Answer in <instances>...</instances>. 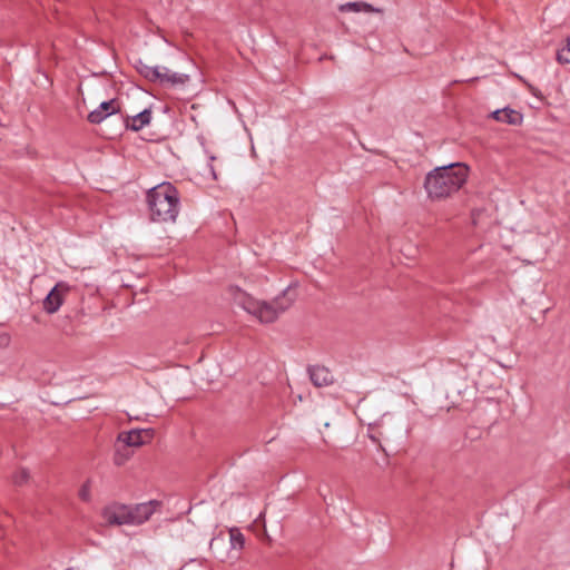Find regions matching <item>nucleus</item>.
<instances>
[{
    "label": "nucleus",
    "instance_id": "obj_1",
    "mask_svg": "<svg viewBox=\"0 0 570 570\" xmlns=\"http://www.w3.org/2000/svg\"><path fill=\"white\" fill-rule=\"evenodd\" d=\"M228 292L235 305L263 324L274 323L296 299L295 289L291 286L284 288L272 302L259 301L238 286H230Z\"/></svg>",
    "mask_w": 570,
    "mask_h": 570
},
{
    "label": "nucleus",
    "instance_id": "obj_2",
    "mask_svg": "<svg viewBox=\"0 0 570 570\" xmlns=\"http://www.w3.org/2000/svg\"><path fill=\"white\" fill-rule=\"evenodd\" d=\"M468 167L461 163L440 166L431 170L424 181V188L431 199H442L456 193L466 181Z\"/></svg>",
    "mask_w": 570,
    "mask_h": 570
},
{
    "label": "nucleus",
    "instance_id": "obj_3",
    "mask_svg": "<svg viewBox=\"0 0 570 570\" xmlns=\"http://www.w3.org/2000/svg\"><path fill=\"white\" fill-rule=\"evenodd\" d=\"M150 218L154 222H175L180 206L179 193L170 183L151 187L147 194Z\"/></svg>",
    "mask_w": 570,
    "mask_h": 570
},
{
    "label": "nucleus",
    "instance_id": "obj_4",
    "mask_svg": "<svg viewBox=\"0 0 570 570\" xmlns=\"http://www.w3.org/2000/svg\"><path fill=\"white\" fill-rule=\"evenodd\" d=\"M102 517L109 524H130L129 505L120 503L110 504L104 509Z\"/></svg>",
    "mask_w": 570,
    "mask_h": 570
},
{
    "label": "nucleus",
    "instance_id": "obj_5",
    "mask_svg": "<svg viewBox=\"0 0 570 570\" xmlns=\"http://www.w3.org/2000/svg\"><path fill=\"white\" fill-rule=\"evenodd\" d=\"M158 505L159 502L155 500L136 505H129L130 524L138 525L146 522L154 514L155 509Z\"/></svg>",
    "mask_w": 570,
    "mask_h": 570
},
{
    "label": "nucleus",
    "instance_id": "obj_6",
    "mask_svg": "<svg viewBox=\"0 0 570 570\" xmlns=\"http://www.w3.org/2000/svg\"><path fill=\"white\" fill-rule=\"evenodd\" d=\"M119 104L116 99L102 101L96 109L89 112L87 119L90 124L98 125L107 117L119 112Z\"/></svg>",
    "mask_w": 570,
    "mask_h": 570
},
{
    "label": "nucleus",
    "instance_id": "obj_7",
    "mask_svg": "<svg viewBox=\"0 0 570 570\" xmlns=\"http://www.w3.org/2000/svg\"><path fill=\"white\" fill-rule=\"evenodd\" d=\"M307 373L309 375V380L316 387L328 386L334 383L333 374L325 366H321V365L308 366Z\"/></svg>",
    "mask_w": 570,
    "mask_h": 570
},
{
    "label": "nucleus",
    "instance_id": "obj_8",
    "mask_svg": "<svg viewBox=\"0 0 570 570\" xmlns=\"http://www.w3.org/2000/svg\"><path fill=\"white\" fill-rule=\"evenodd\" d=\"M147 430H130L128 432H121L117 442L122 445V448H137L145 443L144 435H147Z\"/></svg>",
    "mask_w": 570,
    "mask_h": 570
},
{
    "label": "nucleus",
    "instance_id": "obj_9",
    "mask_svg": "<svg viewBox=\"0 0 570 570\" xmlns=\"http://www.w3.org/2000/svg\"><path fill=\"white\" fill-rule=\"evenodd\" d=\"M151 121V109L146 108L142 111L138 112L135 116H128L125 119V127L126 129L132 130V131H139L146 126H148Z\"/></svg>",
    "mask_w": 570,
    "mask_h": 570
},
{
    "label": "nucleus",
    "instance_id": "obj_10",
    "mask_svg": "<svg viewBox=\"0 0 570 570\" xmlns=\"http://www.w3.org/2000/svg\"><path fill=\"white\" fill-rule=\"evenodd\" d=\"M491 116L501 122L509 124V125H519L522 122V115L509 107H505L503 109L494 110Z\"/></svg>",
    "mask_w": 570,
    "mask_h": 570
},
{
    "label": "nucleus",
    "instance_id": "obj_11",
    "mask_svg": "<svg viewBox=\"0 0 570 570\" xmlns=\"http://www.w3.org/2000/svg\"><path fill=\"white\" fill-rule=\"evenodd\" d=\"M341 12H365V13H382L383 10L374 8L372 4L364 1L345 2L338 7Z\"/></svg>",
    "mask_w": 570,
    "mask_h": 570
},
{
    "label": "nucleus",
    "instance_id": "obj_12",
    "mask_svg": "<svg viewBox=\"0 0 570 570\" xmlns=\"http://www.w3.org/2000/svg\"><path fill=\"white\" fill-rule=\"evenodd\" d=\"M62 295L58 291V286H55L43 299V309L49 313H56L62 305Z\"/></svg>",
    "mask_w": 570,
    "mask_h": 570
},
{
    "label": "nucleus",
    "instance_id": "obj_13",
    "mask_svg": "<svg viewBox=\"0 0 570 570\" xmlns=\"http://www.w3.org/2000/svg\"><path fill=\"white\" fill-rule=\"evenodd\" d=\"M136 68L139 71V73L149 81H156V79L159 77L158 66L150 67L148 65L142 63L141 61H138Z\"/></svg>",
    "mask_w": 570,
    "mask_h": 570
},
{
    "label": "nucleus",
    "instance_id": "obj_14",
    "mask_svg": "<svg viewBox=\"0 0 570 570\" xmlns=\"http://www.w3.org/2000/svg\"><path fill=\"white\" fill-rule=\"evenodd\" d=\"M229 541L232 549H243L245 546V537L238 528L229 529Z\"/></svg>",
    "mask_w": 570,
    "mask_h": 570
},
{
    "label": "nucleus",
    "instance_id": "obj_15",
    "mask_svg": "<svg viewBox=\"0 0 570 570\" xmlns=\"http://www.w3.org/2000/svg\"><path fill=\"white\" fill-rule=\"evenodd\" d=\"M130 456V452L128 448H122L121 444L116 442L115 444V455H114V463L116 465H122Z\"/></svg>",
    "mask_w": 570,
    "mask_h": 570
},
{
    "label": "nucleus",
    "instance_id": "obj_16",
    "mask_svg": "<svg viewBox=\"0 0 570 570\" xmlns=\"http://www.w3.org/2000/svg\"><path fill=\"white\" fill-rule=\"evenodd\" d=\"M189 79L190 77L187 73L173 71L166 85H169L171 87L184 86L189 81Z\"/></svg>",
    "mask_w": 570,
    "mask_h": 570
},
{
    "label": "nucleus",
    "instance_id": "obj_17",
    "mask_svg": "<svg viewBox=\"0 0 570 570\" xmlns=\"http://www.w3.org/2000/svg\"><path fill=\"white\" fill-rule=\"evenodd\" d=\"M79 498L85 501V502H89L90 499H91V485H90V481H86L81 488L79 489V493H78Z\"/></svg>",
    "mask_w": 570,
    "mask_h": 570
},
{
    "label": "nucleus",
    "instance_id": "obj_18",
    "mask_svg": "<svg viewBox=\"0 0 570 570\" xmlns=\"http://www.w3.org/2000/svg\"><path fill=\"white\" fill-rule=\"evenodd\" d=\"M557 60L563 65L570 62V41L566 48L558 50Z\"/></svg>",
    "mask_w": 570,
    "mask_h": 570
},
{
    "label": "nucleus",
    "instance_id": "obj_19",
    "mask_svg": "<svg viewBox=\"0 0 570 570\" xmlns=\"http://www.w3.org/2000/svg\"><path fill=\"white\" fill-rule=\"evenodd\" d=\"M158 72H159V77L156 79L155 82H159L160 85H166V82L168 81L173 71L167 67L158 66Z\"/></svg>",
    "mask_w": 570,
    "mask_h": 570
},
{
    "label": "nucleus",
    "instance_id": "obj_20",
    "mask_svg": "<svg viewBox=\"0 0 570 570\" xmlns=\"http://www.w3.org/2000/svg\"><path fill=\"white\" fill-rule=\"evenodd\" d=\"M383 429H384V420H382V422L380 424V431L377 432V436L373 434V442L377 443L380 445L381 450L384 451V448L381 444V440L387 441L390 438Z\"/></svg>",
    "mask_w": 570,
    "mask_h": 570
},
{
    "label": "nucleus",
    "instance_id": "obj_21",
    "mask_svg": "<svg viewBox=\"0 0 570 570\" xmlns=\"http://www.w3.org/2000/svg\"><path fill=\"white\" fill-rule=\"evenodd\" d=\"M28 479H29V472H28V470H26V469H21L20 471H18V472L14 474V476H13V482H14L16 484H19V485H20V484H22V483L27 482V481H28Z\"/></svg>",
    "mask_w": 570,
    "mask_h": 570
},
{
    "label": "nucleus",
    "instance_id": "obj_22",
    "mask_svg": "<svg viewBox=\"0 0 570 570\" xmlns=\"http://www.w3.org/2000/svg\"><path fill=\"white\" fill-rule=\"evenodd\" d=\"M216 159V157L212 154H208V165H207V168H208V171H209V175L212 176L213 179H217V174H216V170L214 168V165H213V161Z\"/></svg>",
    "mask_w": 570,
    "mask_h": 570
}]
</instances>
